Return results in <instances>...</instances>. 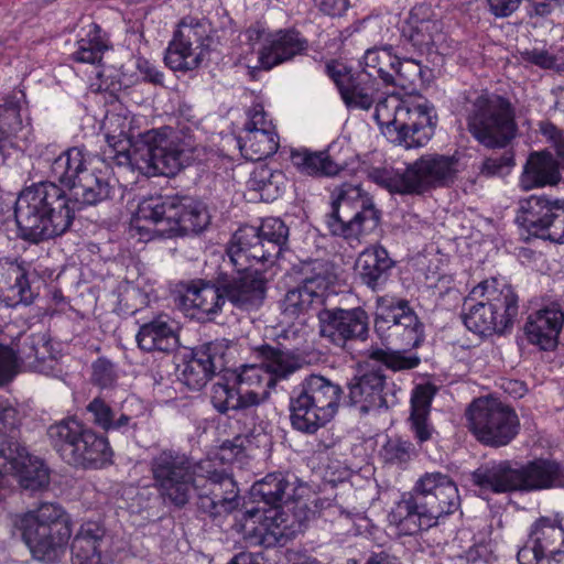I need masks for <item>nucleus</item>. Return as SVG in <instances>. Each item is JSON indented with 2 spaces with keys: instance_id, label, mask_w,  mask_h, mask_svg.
<instances>
[{
  "instance_id": "nucleus-19",
  "label": "nucleus",
  "mask_w": 564,
  "mask_h": 564,
  "mask_svg": "<svg viewBox=\"0 0 564 564\" xmlns=\"http://www.w3.org/2000/svg\"><path fill=\"white\" fill-rule=\"evenodd\" d=\"M516 221L533 237L564 245V200L545 195L520 199Z\"/></svg>"
},
{
  "instance_id": "nucleus-7",
  "label": "nucleus",
  "mask_w": 564,
  "mask_h": 564,
  "mask_svg": "<svg viewBox=\"0 0 564 564\" xmlns=\"http://www.w3.org/2000/svg\"><path fill=\"white\" fill-rule=\"evenodd\" d=\"M263 358L261 365H245L239 372L234 375V383L240 393L247 411L246 434L252 435L257 416L254 406L269 398L270 390L275 387L278 380L286 379L299 368L296 359L289 352L275 347L263 345L260 348Z\"/></svg>"
},
{
  "instance_id": "nucleus-29",
  "label": "nucleus",
  "mask_w": 564,
  "mask_h": 564,
  "mask_svg": "<svg viewBox=\"0 0 564 564\" xmlns=\"http://www.w3.org/2000/svg\"><path fill=\"white\" fill-rule=\"evenodd\" d=\"M390 394L393 397L381 369L366 371L349 383V398L354 404L359 405V411L364 414L388 409Z\"/></svg>"
},
{
  "instance_id": "nucleus-10",
  "label": "nucleus",
  "mask_w": 564,
  "mask_h": 564,
  "mask_svg": "<svg viewBox=\"0 0 564 564\" xmlns=\"http://www.w3.org/2000/svg\"><path fill=\"white\" fill-rule=\"evenodd\" d=\"M330 197L325 223L334 236L359 240L378 227L380 212L359 185L344 183L332 191Z\"/></svg>"
},
{
  "instance_id": "nucleus-5",
  "label": "nucleus",
  "mask_w": 564,
  "mask_h": 564,
  "mask_svg": "<svg viewBox=\"0 0 564 564\" xmlns=\"http://www.w3.org/2000/svg\"><path fill=\"white\" fill-rule=\"evenodd\" d=\"M372 117L393 142L405 149L424 147L434 134L437 119L427 100H405L397 94L379 99Z\"/></svg>"
},
{
  "instance_id": "nucleus-43",
  "label": "nucleus",
  "mask_w": 564,
  "mask_h": 564,
  "mask_svg": "<svg viewBox=\"0 0 564 564\" xmlns=\"http://www.w3.org/2000/svg\"><path fill=\"white\" fill-rule=\"evenodd\" d=\"M561 178L560 167L550 152H535L530 154L519 180L523 191L554 185Z\"/></svg>"
},
{
  "instance_id": "nucleus-39",
  "label": "nucleus",
  "mask_w": 564,
  "mask_h": 564,
  "mask_svg": "<svg viewBox=\"0 0 564 564\" xmlns=\"http://www.w3.org/2000/svg\"><path fill=\"white\" fill-rule=\"evenodd\" d=\"M300 489L294 475L272 473L252 485L251 495L267 505L281 507L280 503L286 506L289 501H295Z\"/></svg>"
},
{
  "instance_id": "nucleus-1",
  "label": "nucleus",
  "mask_w": 564,
  "mask_h": 564,
  "mask_svg": "<svg viewBox=\"0 0 564 564\" xmlns=\"http://www.w3.org/2000/svg\"><path fill=\"white\" fill-rule=\"evenodd\" d=\"M52 177L72 191L74 202L55 182H40L21 192L14 204L18 231L23 240L39 243L65 234L76 205L93 206L110 197L106 162L80 147L62 152L51 164Z\"/></svg>"
},
{
  "instance_id": "nucleus-8",
  "label": "nucleus",
  "mask_w": 564,
  "mask_h": 564,
  "mask_svg": "<svg viewBox=\"0 0 564 564\" xmlns=\"http://www.w3.org/2000/svg\"><path fill=\"white\" fill-rule=\"evenodd\" d=\"M70 524L69 516L54 502H43L14 520L33 557L43 562H54L64 554L72 535Z\"/></svg>"
},
{
  "instance_id": "nucleus-32",
  "label": "nucleus",
  "mask_w": 564,
  "mask_h": 564,
  "mask_svg": "<svg viewBox=\"0 0 564 564\" xmlns=\"http://www.w3.org/2000/svg\"><path fill=\"white\" fill-rule=\"evenodd\" d=\"M471 482L481 494H507L519 490V473L510 462H489L471 473Z\"/></svg>"
},
{
  "instance_id": "nucleus-25",
  "label": "nucleus",
  "mask_w": 564,
  "mask_h": 564,
  "mask_svg": "<svg viewBox=\"0 0 564 564\" xmlns=\"http://www.w3.org/2000/svg\"><path fill=\"white\" fill-rule=\"evenodd\" d=\"M362 65L361 73L368 77L378 76L386 85L401 87L409 79V68L413 74L419 70L417 64L413 61L405 59L402 63L391 45L368 48L362 56Z\"/></svg>"
},
{
  "instance_id": "nucleus-44",
  "label": "nucleus",
  "mask_w": 564,
  "mask_h": 564,
  "mask_svg": "<svg viewBox=\"0 0 564 564\" xmlns=\"http://www.w3.org/2000/svg\"><path fill=\"white\" fill-rule=\"evenodd\" d=\"M296 170L311 176H334L346 167V162L335 159L329 150L313 152L308 149H294L290 155Z\"/></svg>"
},
{
  "instance_id": "nucleus-59",
  "label": "nucleus",
  "mask_w": 564,
  "mask_h": 564,
  "mask_svg": "<svg viewBox=\"0 0 564 564\" xmlns=\"http://www.w3.org/2000/svg\"><path fill=\"white\" fill-rule=\"evenodd\" d=\"M118 379L116 366L105 359L98 358L93 364V382L101 389L112 388Z\"/></svg>"
},
{
  "instance_id": "nucleus-6",
  "label": "nucleus",
  "mask_w": 564,
  "mask_h": 564,
  "mask_svg": "<svg viewBox=\"0 0 564 564\" xmlns=\"http://www.w3.org/2000/svg\"><path fill=\"white\" fill-rule=\"evenodd\" d=\"M463 322L479 335L501 334L512 326L518 316V296L503 280H485L465 299Z\"/></svg>"
},
{
  "instance_id": "nucleus-58",
  "label": "nucleus",
  "mask_w": 564,
  "mask_h": 564,
  "mask_svg": "<svg viewBox=\"0 0 564 564\" xmlns=\"http://www.w3.org/2000/svg\"><path fill=\"white\" fill-rule=\"evenodd\" d=\"M521 59L542 69L558 70V58L545 46H533L521 53Z\"/></svg>"
},
{
  "instance_id": "nucleus-54",
  "label": "nucleus",
  "mask_w": 564,
  "mask_h": 564,
  "mask_svg": "<svg viewBox=\"0 0 564 564\" xmlns=\"http://www.w3.org/2000/svg\"><path fill=\"white\" fill-rule=\"evenodd\" d=\"M214 375L203 359L196 356V351H194L193 357L182 366L178 379L189 389L199 390Z\"/></svg>"
},
{
  "instance_id": "nucleus-60",
  "label": "nucleus",
  "mask_w": 564,
  "mask_h": 564,
  "mask_svg": "<svg viewBox=\"0 0 564 564\" xmlns=\"http://www.w3.org/2000/svg\"><path fill=\"white\" fill-rule=\"evenodd\" d=\"M513 156L509 153L490 156L482 162L480 173L485 176L502 175L513 166Z\"/></svg>"
},
{
  "instance_id": "nucleus-45",
  "label": "nucleus",
  "mask_w": 564,
  "mask_h": 564,
  "mask_svg": "<svg viewBox=\"0 0 564 564\" xmlns=\"http://www.w3.org/2000/svg\"><path fill=\"white\" fill-rule=\"evenodd\" d=\"M137 341L139 347L145 351L166 352L177 346V336L170 317L161 315L140 327Z\"/></svg>"
},
{
  "instance_id": "nucleus-57",
  "label": "nucleus",
  "mask_w": 564,
  "mask_h": 564,
  "mask_svg": "<svg viewBox=\"0 0 564 564\" xmlns=\"http://www.w3.org/2000/svg\"><path fill=\"white\" fill-rule=\"evenodd\" d=\"M23 369L18 348L0 344V386L10 382Z\"/></svg>"
},
{
  "instance_id": "nucleus-12",
  "label": "nucleus",
  "mask_w": 564,
  "mask_h": 564,
  "mask_svg": "<svg viewBox=\"0 0 564 564\" xmlns=\"http://www.w3.org/2000/svg\"><path fill=\"white\" fill-rule=\"evenodd\" d=\"M466 111L468 131L484 147L505 148L516 137L514 109L507 98L480 94Z\"/></svg>"
},
{
  "instance_id": "nucleus-48",
  "label": "nucleus",
  "mask_w": 564,
  "mask_h": 564,
  "mask_svg": "<svg viewBox=\"0 0 564 564\" xmlns=\"http://www.w3.org/2000/svg\"><path fill=\"white\" fill-rule=\"evenodd\" d=\"M286 176L281 171H273L267 165L253 170L248 181L250 189L259 192L264 202L275 200L286 187Z\"/></svg>"
},
{
  "instance_id": "nucleus-28",
  "label": "nucleus",
  "mask_w": 564,
  "mask_h": 564,
  "mask_svg": "<svg viewBox=\"0 0 564 564\" xmlns=\"http://www.w3.org/2000/svg\"><path fill=\"white\" fill-rule=\"evenodd\" d=\"M0 469L4 474L14 475L20 486L26 490H40L50 482L48 470L43 462L31 456L21 444H17L0 458Z\"/></svg>"
},
{
  "instance_id": "nucleus-18",
  "label": "nucleus",
  "mask_w": 564,
  "mask_h": 564,
  "mask_svg": "<svg viewBox=\"0 0 564 564\" xmlns=\"http://www.w3.org/2000/svg\"><path fill=\"white\" fill-rule=\"evenodd\" d=\"M312 512L304 502H293L292 507H271L263 512L257 509L246 512V525L268 546L284 544L301 533Z\"/></svg>"
},
{
  "instance_id": "nucleus-51",
  "label": "nucleus",
  "mask_w": 564,
  "mask_h": 564,
  "mask_svg": "<svg viewBox=\"0 0 564 564\" xmlns=\"http://www.w3.org/2000/svg\"><path fill=\"white\" fill-rule=\"evenodd\" d=\"M380 457L388 465L405 468L416 457V449L409 440L389 437L380 449Z\"/></svg>"
},
{
  "instance_id": "nucleus-40",
  "label": "nucleus",
  "mask_w": 564,
  "mask_h": 564,
  "mask_svg": "<svg viewBox=\"0 0 564 564\" xmlns=\"http://www.w3.org/2000/svg\"><path fill=\"white\" fill-rule=\"evenodd\" d=\"M185 307L195 310L197 313L214 318L223 311L225 295L223 289L215 281L205 280L191 282L182 295Z\"/></svg>"
},
{
  "instance_id": "nucleus-4",
  "label": "nucleus",
  "mask_w": 564,
  "mask_h": 564,
  "mask_svg": "<svg viewBox=\"0 0 564 564\" xmlns=\"http://www.w3.org/2000/svg\"><path fill=\"white\" fill-rule=\"evenodd\" d=\"M375 328L388 345L398 349L415 348L423 340V325L403 301L393 305L384 297L378 299ZM368 356L393 371L410 370L420 364L416 355H404L400 350L372 348Z\"/></svg>"
},
{
  "instance_id": "nucleus-35",
  "label": "nucleus",
  "mask_w": 564,
  "mask_h": 564,
  "mask_svg": "<svg viewBox=\"0 0 564 564\" xmlns=\"http://www.w3.org/2000/svg\"><path fill=\"white\" fill-rule=\"evenodd\" d=\"M307 48V41L296 31H278L265 39L259 54L262 68L271 69L273 66L288 62L301 55Z\"/></svg>"
},
{
  "instance_id": "nucleus-55",
  "label": "nucleus",
  "mask_w": 564,
  "mask_h": 564,
  "mask_svg": "<svg viewBox=\"0 0 564 564\" xmlns=\"http://www.w3.org/2000/svg\"><path fill=\"white\" fill-rule=\"evenodd\" d=\"M17 425V410L7 399L0 398V458L19 444L13 435Z\"/></svg>"
},
{
  "instance_id": "nucleus-63",
  "label": "nucleus",
  "mask_w": 564,
  "mask_h": 564,
  "mask_svg": "<svg viewBox=\"0 0 564 564\" xmlns=\"http://www.w3.org/2000/svg\"><path fill=\"white\" fill-rule=\"evenodd\" d=\"M318 6L319 10L329 17L343 15L348 7L349 0H314Z\"/></svg>"
},
{
  "instance_id": "nucleus-47",
  "label": "nucleus",
  "mask_w": 564,
  "mask_h": 564,
  "mask_svg": "<svg viewBox=\"0 0 564 564\" xmlns=\"http://www.w3.org/2000/svg\"><path fill=\"white\" fill-rule=\"evenodd\" d=\"M402 36L420 52L429 51L443 39L442 24L437 20L420 19L415 12H411Z\"/></svg>"
},
{
  "instance_id": "nucleus-16",
  "label": "nucleus",
  "mask_w": 564,
  "mask_h": 564,
  "mask_svg": "<svg viewBox=\"0 0 564 564\" xmlns=\"http://www.w3.org/2000/svg\"><path fill=\"white\" fill-rule=\"evenodd\" d=\"M212 25L205 19L185 17L176 26L165 53V64L175 72L198 68L213 44Z\"/></svg>"
},
{
  "instance_id": "nucleus-56",
  "label": "nucleus",
  "mask_w": 564,
  "mask_h": 564,
  "mask_svg": "<svg viewBox=\"0 0 564 564\" xmlns=\"http://www.w3.org/2000/svg\"><path fill=\"white\" fill-rule=\"evenodd\" d=\"M21 97L12 95L3 99L0 104V127L11 129V131H21L23 128L20 115Z\"/></svg>"
},
{
  "instance_id": "nucleus-13",
  "label": "nucleus",
  "mask_w": 564,
  "mask_h": 564,
  "mask_svg": "<svg viewBox=\"0 0 564 564\" xmlns=\"http://www.w3.org/2000/svg\"><path fill=\"white\" fill-rule=\"evenodd\" d=\"M227 259L216 275V282L223 289L225 302L228 301L238 310L250 312L258 310L264 302L267 281L263 274L252 269L254 259L234 261L231 247L227 246Z\"/></svg>"
},
{
  "instance_id": "nucleus-37",
  "label": "nucleus",
  "mask_w": 564,
  "mask_h": 564,
  "mask_svg": "<svg viewBox=\"0 0 564 564\" xmlns=\"http://www.w3.org/2000/svg\"><path fill=\"white\" fill-rule=\"evenodd\" d=\"M433 397L434 389L429 384L417 386L412 392L409 426L419 446L427 442H436L440 436L430 419Z\"/></svg>"
},
{
  "instance_id": "nucleus-22",
  "label": "nucleus",
  "mask_w": 564,
  "mask_h": 564,
  "mask_svg": "<svg viewBox=\"0 0 564 564\" xmlns=\"http://www.w3.org/2000/svg\"><path fill=\"white\" fill-rule=\"evenodd\" d=\"M317 316L321 336L338 347H345L351 340L364 341L368 337V314L360 307L324 308Z\"/></svg>"
},
{
  "instance_id": "nucleus-15",
  "label": "nucleus",
  "mask_w": 564,
  "mask_h": 564,
  "mask_svg": "<svg viewBox=\"0 0 564 564\" xmlns=\"http://www.w3.org/2000/svg\"><path fill=\"white\" fill-rule=\"evenodd\" d=\"M466 416L469 431L486 446H506L519 433L520 421L516 411L497 399H476L467 409Z\"/></svg>"
},
{
  "instance_id": "nucleus-64",
  "label": "nucleus",
  "mask_w": 564,
  "mask_h": 564,
  "mask_svg": "<svg viewBox=\"0 0 564 564\" xmlns=\"http://www.w3.org/2000/svg\"><path fill=\"white\" fill-rule=\"evenodd\" d=\"M521 0H488L490 11L496 17H509L513 13L520 3Z\"/></svg>"
},
{
  "instance_id": "nucleus-36",
  "label": "nucleus",
  "mask_w": 564,
  "mask_h": 564,
  "mask_svg": "<svg viewBox=\"0 0 564 564\" xmlns=\"http://www.w3.org/2000/svg\"><path fill=\"white\" fill-rule=\"evenodd\" d=\"M564 322V313L558 304L547 305L529 315L525 334L530 343L547 350L555 346Z\"/></svg>"
},
{
  "instance_id": "nucleus-20",
  "label": "nucleus",
  "mask_w": 564,
  "mask_h": 564,
  "mask_svg": "<svg viewBox=\"0 0 564 564\" xmlns=\"http://www.w3.org/2000/svg\"><path fill=\"white\" fill-rule=\"evenodd\" d=\"M564 556V518L541 517L529 532L528 541L517 554L519 564H550Z\"/></svg>"
},
{
  "instance_id": "nucleus-3",
  "label": "nucleus",
  "mask_w": 564,
  "mask_h": 564,
  "mask_svg": "<svg viewBox=\"0 0 564 564\" xmlns=\"http://www.w3.org/2000/svg\"><path fill=\"white\" fill-rule=\"evenodd\" d=\"M460 506L454 480L441 471H427L415 481L389 514L403 535H413L437 524L440 518L454 513Z\"/></svg>"
},
{
  "instance_id": "nucleus-27",
  "label": "nucleus",
  "mask_w": 564,
  "mask_h": 564,
  "mask_svg": "<svg viewBox=\"0 0 564 564\" xmlns=\"http://www.w3.org/2000/svg\"><path fill=\"white\" fill-rule=\"evenodd\" d=\"M111 539L104 525L95 521L84 522L72 542V564H109Z\"/></svg>"
},
{
  "instance_id": "nucleus-42",
  "label": "nucleus",
  "mask_w": 564,
  "mask_h": 564,
  "mask_svg": "<svg viewBox=\"0 0 564 564\" xmlns=\"http://www.w3.org/2000/svg\"><path fill=\"white\" fill-rule=\"evenodd\" d=\"M393 261L381 246L364 250L357 260L360 279L371 290L382 289L390 278Z\"/></svg>"
},
{
  "instance_id": "nucleus-41",
  "label": "nucleus",
  "mask_w": 564,
  "mask_h": 564,
  "mask_svg": "<svg viewBox=\"0 0 564 564\" xmlns=\"http://www.w3.org/2000/svg\"><path fill=\"white\" fill-rule=\"evenodd\" d=\"M210 401L218 412L226 413L229 410H234L236 412L235 419L237 422H243L241 434L224 444V448H237V453H239L246 447V443L250 442V435L246 434V423H248V421L246 420V415L241 414V412L247 411V408H245V402L240 393H238V389L231 388L228 382H216L212 388Z\"/></svg>"
},
{
  "instance_id": "nucleus-52",
  "label": "nucleus",
  "mask_w": 564,
  "mask_h": 564,
  "mask_svg": "<svg viewBox=\"0 0 564 564\" xmlns=\"http://www.w3.org/2000/svg\"><path fill=\"white\" fill-rule=\"evenodd\" d=\"M369 177L390 193L414 194L409 167L402 173L393 169H373Z\"/></svg>"
},
{
  "instance_id": "nucleus-33",
  "label": "nucleus",
  "mask_w": 564,
  "mask_h": 564,
  "mask_svg": "<svg viewBox=\"0 0 564 564\" xmlns=\"http://www.w3.org/2000/svg\"><path fill=\"white\" fill-rule=\"evenodd\" d=\"M174 212L170 226L161 229L169 237L198 234L209 224L210 216L206 206L192 197L175 196Z\"/></svg>"
},
{
  "instance_id": "nucleus-23",
  "label": "nucleus",
  "mask_w": 564,
  "mask_h": 564,
  "mask_svg": "<svg viewBox=\"0 0 564 564\" xmlns=\"http://www.w3.org/2000/svg\"><path fill=\"white\" fill-rule=\"evenodd\" d=\"M210 462H204L200 469L206 471L205 490L198 494V509L213 519L225 517L238 507V490L234 479L223 470L208 469Z\"/></svg>"
},
{
  "instance_id": "nucleus-62",
  "label": "nucleus",
  "mask_w": 564,
  "mask_h": 564,
  "mask_svg": "<svg viewBox=\"0 0 564 564\" xmlns=\"http://www.w3.org/2000/svg\"><path fill=\"white\" fill-rule=\"evenodd\" d=\"M544 134L552 141L557 155L558 167H564V135L555 126L549 124L544 128Z\"/></svg>"
},
{
  "instance_id": "nucleus-61",
  "label": "nucleus",
  "mask_w": 564,
  "mask_h": 564,
  "mask_svg": "<svg viewBox=\"0 0 564 564\" xmlns=\"http://www.w3.org/2000/svg\"><path fill=\"white\" fill-rule=\"evenodd\" d=\"M243 129L251 130H275L272 121L268 119V116L261 105L252 106L247 112V121Z\"/></svg>"
},
{
  "instance_id": "nucleus-14",
  "label": "nucleus",
  "mask_w": 564,
  "mask_h": 564,
  "mask_svg": "<svg viewBox=\"0 0 564 564\" xmlns=\"http://www.w3.org/2000/svg\"><path fill=\"white\" fill-rule=\"evenodd\" d=\"M153 487L160 497L176 507L185 506L197 487L192 459L173 448L160 449L149 463Z\"/></svg>"
},
{
  "instance_id": "nucleus-21",
  "label": "nucleus",
  "mask_w": 564,
  "mask_h": 564,
  "mask_svg": "<svg viewBox=\"0 0 564 564\" xmlns=\"http://www.w3.org/2000/svg\"><path fill=\"white\" fill-rule=\"evenodd\" d=\"M301 271V284L288 291L281 301L282 314L289 318L306 314L315 302H321L334 280L328 264L322 260L304 263Z\"/></svg>"
},
{
  "instance_id": "nucleus-53",
  "label": "nucleus",
  "mask_w": 564,
  "mask_h": 564,
  "mask_svg": "<svg viewBox=\"0 0 564 564\" xmlns=\"http://www.w3.org/2000/svg\"><path fill=\"white\" fill-rule=\"evenodd\" d=\"M230 349L231 341L223 338L206 343L195 351L196 356L200 357L208 368L216 373L226 369Z\"/></svg>"
},
{
  "instance_id": "nucleus-34",
  "label": "nucleus",
  "mask_w": 564,
  "mask_h": 564,
  "mask_svg": "<svg viewBox=\"0 0 564 564\" xmlns=\"http://www.w3.org/2000/svg\"><path fill=\"white\" fill-rule=\"evenodd\" d=\"M519 491L564 488V465L555 459L538 458L518 468Z\"/></svg>"
},
{
  "instance_id": "nucleus-2",
  "label": "nucleus",
  "mask_w": 564,
  "mask_h": 564,
  "mask_svg": "<svg viewBox=\"0 0 564 564\" xmlns=\"http://www.w3.org/2000/svg\"><path fill=\"white\" fill-rule=\"evenodd\" d=\"M132 118L108 113L104 129L107 143L117 149L123 143L133 145L144 163L140 169L151 175L174 176L185 166L199 159L203 151L189 135L171 127H162L137 133Z\"/></svg>"
},
{
  "instance_id": "nucleus-17",
  "label": "nucleus",
  "mask_w": 564,
  "mask_h": 564,
  "mask_svg": "<svg viewBox=\"0 0 564 564\" xmlns=\"http://www.w3.org/2000/svg\"><path fill=\"white\" fill-rule=\"evenodd\" d=\"M289 238V228L275 217L265 218L259 227H240L231 237L234 261H245L248 257L256 262H272L278 258Z\"/></svg>"
},
{
  "instance_id": "nucleus-46",
  "label": "nucleus",
  "mask_w": 564,
  "mask_h": 564,
  "mask_svg": "<svg viewBox=\"0 0 564 564\" xmlns=\"http://www.w3.org/2000/svg\"><path fill=\"white\" fill-rule=\"evenodd\" d=\"M241 154L249 161H261L273 155L279 149L275 130L242 129L238 138Z\"/></svg>"
},
{
  "instance_id": "nucleus-24",
  "label": "nucleus",
  "mask_w": 564,
  "mask_h": 564,
  "mask_svg": "<svg viewBox=\"0 0 564 564\" xmlns=\"http://www.w3.org/2000/svg\"><path fill=\"white\" fill-rule=\"evenodd\" d=\"M30 263L21 258L0 259V301L9 307L30 305L36 293L29 274Z\"/></svg>"
},
{
  "instance_id": "nucleus-38",
  "label": "nucleus",
  "mask_w": 564,
  "mask_h": 564,
  "mask_svg": "<svg viewBox=\"0 0 564 564\" xmlns=\"http://www.w3.org/2000/svg\"><path fill=\"white\" fill-rule=\"evenodd\" d=\"M345 105L349 109L369 110L375 101L377 83L367 74L340 73L332 74Z\"/></svg>"
},
{
  "instance_id": "nucleus-9",
  "label": "nucleus",
  "mask_w": 564,
  "mask_h": 564,
  "mask_svg": "<svg viewBox=\"0 0 564 564\" xmlns=\"http://www.w3.org/2000/svg\"><path fill=\"white\" fill-rule=\"evenodd\" d=\"M343 390L326 377L310 375L290 397V420L293 429L314 434L336 415Z\"/></svg>"
},
{
  "instance_id": "nucleus-11",
  "label": "nucleus",
  "mask_w": 564,
  "mask_h": 564,
  "mask_svg": "<svg viewBox=\"0 0 564 564\" xmlns=\"http://www.w3.org/2000/svg\"><path fill=\"white\" fill-rule=\"evenodd\" d=\"M47 435L54 449L69 465L101 468L111 459L108 440L76 419L51 425Z\"/></svg>"
},
{
  "instance_id": "nucleus-30",
  "label": "nucleus",
  "mask_w": 564,
  "mask_h": 564,
  "mask_svg": "<svg viewBox=\"0 0 564 564\" xmlns=\"http://www.w3.org/2000/svg\"><path fill=\"white\" fill-rule=\"evenodd\" d=\"M14 346L18 348L19 360L24 370L46 376L55 370L57 351L46 334L21 335Z\"/></svg>"
},
{
  "instance_id": "nucleus-31",
  "label": "nucleus",
  "mask_w": 564,
  "mask_h": 564,
  "mask_svg": "<svg viewBox=\"0 0 564 564\" xmlns=\"http://www.w3.org/2000/svg\"><path fill=\"white\" fill-rule=\"evenodd\" d=\"M175 196H151L143 198L137 208L133 217V226L140 232L145 230L154 237L170 238L167 234L161 231L165 226H170L174 212Z\"/></svg>"
},
{
  "instance_id": "nucleus-26",
  "label": "nucleus",
  "mask_w": 564,
  "mask_h": 564,
  "mask_svg": "<svg viewBox=\"0 0 564 564\" xmlns=\"http://www.w3.org/2000/svg\"><path fill=\"white\" fill-rule=\"evenodd\" d=\"M457 160L442 154L422 155L409 166L413 193L422 194L431 187L453 183L457 173Z\"/></svg>"
},
{
  "instance_id": "nucleus-49",
  "label": "nucleus",
  "mask_w": 564,
  "mask_h": 564,
  "mask_svg": "<svg viewBox=\"0 0 564 564\" xmlns=\"http://www.w3.org/2000/svg\"><path fill=\"white\" fill-rule=\"evenodd\" d=\"M84 35L77 41V50L73 58L79 63L96 64L101 61L102 54L108 50V39L100 26L91 22L83 29Z\"/></svg>"
},
{
  "instance_id": "nucleus-50",
  "label": "nucleus",
  "mask_w": 564,
  "mask_h": 564,
  "mask_svg": "<svg viewBox=\"0 0 564 564\" xmlns=\"http://www.w3.org/2000/svg\"><path fill=\"white\" fill-rule=\"evenodd\" d=\"M87 413L90 415V421L96 426L105 432L109 431H123L131 425L133 416L122 412L117 419L111 406L102 399H93L87 408Z\"/></svg>"
}]
</instances>
